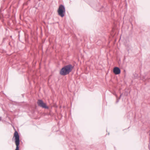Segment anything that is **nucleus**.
<instances>
[{"label":"nucleus","instance_id":"obj_4","mask_svg":"<svg viewBox=\"0 0 150 150\" xmlns=\"http://www.w3.org/2000/svg\"><path fill=\"white\" fill-rule=\"evenodd\" d=\"M37 104L38 105L43 108L48 109V107L46 105V104L44 103L41 100H38L37 101Z\"/></svg>","mask_w":150,"mask_h":150},{"label":"nucleus","instance_id":"obj_7","mask_svg":"<svg viewBox=\"0 0 150 150\" xmlns=\"http://www.w3.org/2000/svg\"><path fill=\"white\" fill-rule=\"evenodd\" d=\"M1 117H0V121L1 120Z\"/></svg>","mask_w":150,"mask_h":150},{"label":"nucleus","instance_id":"obj_6","mask_svg":"<svg viewBox=\"0 0 150 150\" xmlns=\"http://www.w3.org/2000/svg\"><path fill=\"white\" fill-rule=\"evenodd\" d=\"M122 93L120 94V97L119 98V99H117V100H116V103H117L119 101V99L120 98H121V97L122 96Z\"/></svg>","mask_w":150,"mask_h":150},{"label":"nucleus","instance_id":"obj_5","mask_svg":"<svg viewBox=\"0 0 150 150\" xmlns=\"http://www.w3.org/2000/svg\"><path fill=\"white\" fill-rule=\"evenodd\" d=\"M113 71L115 74L117 75L120 74L121 71L119 68L116 67L114 68Z\"/></svg>","mask_w":150,"mask_h":150},{"label":"nucleus","instance_id":"obj_3","mask_svg":"<svg viewBox=\"0 0 150 150\" xmlns=\"http://www.w3.org/2000/svg\"><path fill=\"white\" fill-rule=\"evenodd\" d=\"M65 11L64 6L63 5H60L57 10L58 15L62 17H63L64 16Z\"/></svg>","mask_w":150,"mask_h":150},{"label":"nucleus","instance_id":"obj_1","mask_svg":"<svg viewBox=\"0 0 150 150\" xmlns=\"http://www.w3.org/2000/svg\"><path fill=\"white\" fill-rule=\"evenodd\" d=\"M73 67V66L71 64L65 66L60 70L59 74L62 76L67 75L71 71Z\"/></svg>","mask_w":150,"mask_h":150},{"label":"nucleus","instance_id":"obj_2","mask_svg":"<svg viewBox=\"0 0 150 150\" xmlns=\"http://www.w3.org/2000/svg\"><path fill=\"white\" fill-rule=\"evenodd\" d=\"M14 137H15V143L16 145V148L15 150H19L20 137L18 132L16 131L14 133Z\"/></svg>","mask_w":150,"mask_h":150}]
</instances>
